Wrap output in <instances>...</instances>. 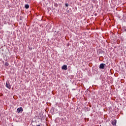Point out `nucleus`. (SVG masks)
Masks as SVG:
<instances>
[{
  "label": "nucleus",
  "mask_w": 126,
  "mask_h": 126,
  "mask_svg": "<svg viewBox=\"0 0 126 126\" xmlns=\"http://www.w3.org/2000/svg\"><path fill=\"white\" fill-rule=\"evenodd\" d=\"M8 63H7V62H6L5 63V65L6 66H8Z\"/></svg>",
  "instance_id": "0eeeda50"
},
{
  "label": "nucleus",
  "mask_w": 126,
  "mask_h": 126,
  "mask_svg": "<svg viewBox=\"0 0 126 126\" xmlns=\"http://www.w3.org/2000/svg\"><path fill=\"white\" fill-rule=\"evenodd\" d=\"M111 124L113 126H117V120L116 119L112 121Z\"/></svg>",
  "instance_id": "20e7f679"
},
{
  "label": "nucleus",
  "mask_w": 126,
  "mask_h": 126,
  "mask_svg": "<svg viewBox=\"0 0 126 126\" xmlns=\"http://www.w3.org/2000/svg\"><path fill=\"white\" fill-rule=\"evenodd\" d=\"M25 7V8H26L27 9H28V8H29V4H26Z\"/></svg>",
  "instance_id": "423d86ee"
},
{
  "label": "nucleus",
  "mask_w": 126,
  "mask_h": 126,
  "mask_svg": "<svg viewBox=\"0 0 126 126\" xmlns=\"http://www.w3.org/2000/svg\"><path fill=\"white\" fill-rule=\"evenodd\" d=\"M123 80H123V79L121 80V82H123Z\"/></svg>",
  "instance_id": "1a4fd4ad"
},
{
  "label": "nucleus",
  "mask_w": 126,
  "mask_h": 126,
  "mask_svg": "<svg viewBox=\"0 0 126 126\" xmlns=\"http://www.w3.org/2000/svg\"><path fill=\"white\" fill-rule=\"evenodd\" d=\"M105 65H106L105 63H101L99 66V68H100V69H104Z\"/></svg>",
  "instance_id": "7ed1b4c3"
},
{
  "label": "nucleus",
  "mask_w": 126,
  "mask_h": 126,
  "mask_svg": "<svg viewBox=\"0 0 126 126\" xmlns=\"http://www.w3.org/2000/svg\"><path fill=\"white\" fill-rule=\"evenodd\" d=\"M6 86L7 88H8V89H10L11 86H10V83H9V81H7L6 83Z\"/></svg>",
  "instance_id": "f03ea898"
},
{
  "label": "nucleus",
  "mask_w": 126,
  "mask_h": 126,
  "mask_svg": "<svg viewBox=\"0 0 126 126\" xmlns=\"http://www.w3.org/2000/svg\"><path fill=\"white\" fill-rule=\"evenodd\" d=\"M65 6H66V7H67L68 6V4L66 3V4H65Z\"/></svg>",
  "instance_id": "6e6552de"
},
{
  "label": "nucleus",
  "mask_w": 126,
  "mask_h": 126,
  "mask_svg": "<svg viewBox=\"0 0 126 126\" xmlns=\"http://www.w3.org/2000/svg\"><path fill=\"white\" fill-rule=\"evenodd\" d=\"M62 69H63L64 70H66L67 69V65H63L62 67Z\"/></svg>",
  "instance_id": "39448f33"
},
{
  "label": "nucleus",
  "mask_w": 126,
  "mask_h": 126,
  "mask_svg": "<svg viewBox=\"0 0 126 126\" xmlns=\"http://www.w3.org/2000/svg\"><path fill=\"white\" fill-rule=\"evenodd\" d=\"M17 112L18 114H19V113H22V112H23V108H22V107H20V108H18L17 109Z\"/></svg>",
  "instance_id": "f257e3e1"
}]
</instances>
